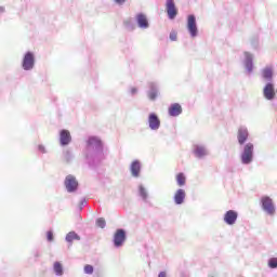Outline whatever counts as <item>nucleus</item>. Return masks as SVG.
Here are the masks:
<instances>
[{"label": "nucleus", "instance_id": "obj_6", "mask_svg": "<svg viewBox=\"0 0 277 277\" xmlns=\"http://www.w3.org/2000/svg\"><path fill=\"white\" fill-rule=\"evenodd\" d=\"M35 66H36V55L31 51L26 52L22 60L23 70H26V71L34 70Z\"/></svg>", "mask_w": 277, "mask_h": 277}, {"label": "nucleus", "instance_id": "obj_31", "mask_svg": "<svg viewBox=\"0 0 277 277\" xmlns=\"http://www.w3.org/2000/svg\"><path fill=\"white\" fill-rule=\"evenodd\" d=\"M169 38L171 42H176V38H177L176 32L174 31L170 32Z\"/></svg>", "mask_w": 277, "mask_h": 277}, {"label": "nucleus", "instance_id": "obj_21", "mask_svg": "<svg viewBox=\"0 0 277 277\" xmlns=\"http://www.w3.org/2000/svg\"><path fill=\"white\" fill-rule=\"evenodd\" d=\"M53 272L55 276H64V266L62 265L61 262H54Z\"/></svg>", "mask_w": 277, "mask_h": 277}, {"label": "nucleus", "instance_id": "obj_26", "mask_svg": "<svg viewBox=\"0 0 277 277\" xmlns=\"http://www.w3.org/2000/svg\"><path fill=\"white\" fill-rule=\"evenodd\" d=\"M268 267L269 269H277V258L268 259Z\"/></svg>", "mask_w": 277, "mask_h": 277}, {"label": "nucleus", "instance_id": "obj_11", "mask_svg": "<svg viewBox=\"0 0 277 277\" xmlns=\"http://www.w3.org/2000/svg\"><path fill=\"white\" fill-rule=\"evenodd\" d=\"M193 155L196 159H205V157H209V148H207V145L195 144L193 146Z\"/></svg>", "mask_w": 277, "mask_h": 277}, {"label": "nucleus", "instance_id": "obj_34", "mask_svg": "<svg viewBox=\"0 0 277 277\" xmlns=\"http://www.w3.org/2000/svg\"><path fill=\"white\" fill-rule=\"evenodd\" d=\"M38 150H39V153H42L43 155H45V153H47V148L44 147V145H39Z\"/></svg>", "mask_w": 277, "mask_h": 277}, {"label": "nucleus", "instance_id": "obj_2", "mask_svg": "<svg viewBox=\"0 0 277 277\" xmlns=\"http://www.w3.org/2000/svg\"><path fill=\"white\" fill-rule=\"evenodd\" d=\"M250 137V132L246 126H240L237 132V140L239 146H243L240 153V163L242 166H250L254 161V144L247 143Z\"/></svg>", "mask_w": 277, "mask_h": 277}, {"label": "nucleus", "instance_id": "obj_7", "mask_svg": "<svg viewBox=\"0 0 277 277\" xmlns=\"http://www.w3.org/2000/svg\"><path fill=\"white\" fill-rule=\"evenodd\" d=\"M127 241V230L124 228L116 229L113 236V245L115 248H122Z\"/></svg>", "mask_w": 277, "mask_h": 277}, {"label": "nucleus", "instance_id": "obj_22", "mask_svg": "<svg viewBox=\"0 0 277 277\" xmlns=\"http://www.w3.org/2000/svg\"><path fill=\"white\" fill-rule=\"evenodd\" d=\"M138 196L142 198L143 202H148V190H146L144 185L138 186Z\"/></svg>", "mask_w": 277, "mask_h": 277}, {"label": "nucleus", "instance_id": "obj_37", "mask_svg": "<svg viewBox=\"0 0 277 277\" xmlns=\"http://www.w3.org/2000/svg\"><path fill=\"white\" fill-rule=\"evenodd\" d=\"M0 12H5V8H3V6H0Z\"/></svg>", "mask_w": 277, "mask_h": 277}, {"label": "nucleus", "instance_id": "obj_15", "mask_svg": "<svg viewBox=\"0 0 277 277\" xmlns=\"http://www.w3.org/2000/svg\"><path fill=\"white\" fill-rule=\"evenodd\" d=\"M130 172L134 179H140V174L142 173V162L140 160H134L130 164Z\"/></svg>", "mask_w": 277, "mask_h": 277}, {"label": "nucleus", "instance_id": "obj_5", "mask_svg": "<svg viewBox=\"0 0 277 277\" xmlns=\"http://www.w3.org/2000/svg\"><path fill=\"white\" fill-rule=\"evenodd\" d=\"M64 186L68 194H75L79 189V181L75 175L68 174L64 180Z\"/></svg>", "mask_w": 277, "mask_h": 277}, {"label": "nucleus", "instance_id": "obj_14", "mask_svg": "<svg viewBox=\"0 0 277 277\" xmlns=\"http://www.w3.org/2000/svg\"><path fill=\"white\" fill-rule=\"evenodd\" d=\"M239 217V213L235 210H228L224 214V222L227 224V226H234V224H237V219Z\"/></svg>", "mask_w": 277, "mask_h": 277}, {"label": "nucleus", "instance_id": "obj_36", "mask_svg": "<svg viewBox=\"0 0 277 277\" xmlns=\"http://www.w3.org/2000/svg\"><path fill=\"white\" fill-rule=\"evenodd\" d=\"M158 277H168L167 273L166 272H160L158 274Z\"/></svg>", "mask_w": 277, "mask_h": 277}, {"label": "nucleus", "instance_id": "obj_3", "mask_svg": "<svg viewBox=\"0 0 277 277\" xmlns=\"http://www.w3.org/2000/svg\"><path fill=\"white\" fill-rule=\"evenodd\" d=\"M260 76L262 81H265V84L262 89L263 98L265 101H275L276 100V84L274 83V67L266 66L260 70Z\"/></svg>", "mask_w": 277, "mask_h": 277}, {"label": "nucleus", "instance_id": "obj_8", "mask_svg": "<svg viewBox=\"0 0 277 277\" xmlns=\"http://www.w3.org/2000/svg\"><path fill=\"white\" fill-rule=\"evenodd\" d=\"M187 31L190 36V38H197L198 37V23L196 22V15L190 14L187 16Z\"/></svg>", "mask_w": 277, "mask_h": 277}, {"label": "nucleus", "instance_id": "obj_4", "mask_svg": "<svg viewBox=\"0 0 277 277\" xmlns=\"http://www.w3.org/2000/svg\"><path fill=\"white\" fill-rule=\"evenodd\" d=\"M260 207L266 215L271 217L276 215V205L274 203V199L269 196H262L260 199Z\"/></svg>", "mask_w": 277, "mask_h": 277}, {"label": "nucleus", "instance_id": "obj_35", "mask_svg": "<svg viewBox=\"0 0 277 277\" xmlns=\"http://www.w3.org/2000/svg\"><path fill=\"white\" fill-rule=\"evenodd\" d=\"M32 256H34V259H40V251L35 250V251L32 252Z\"/></svg>", "mask_w": 277, "mask_h": 277}, {"label": "nucleus", "instance_id": "obj_20", "mask_svg": "<svg viewBox=\"0 0 277 277\" xmlns=\"http://www.w3.org/2000/svg\"><path fill=\"white\" fill-rule=\"evenodd\" d=\"M65 241L68 243V246H72V242L81 241V236H79L77 232L71 230L65 236Z\"/></svg>", "mask_w": 277, "mask_h": 277}, {"label": "nucleus", "instance_id": "obj_9", "mask_svg": "<svg viewBox=\"0 0 277 277\" xmlns=\"http://www.w3.org/2000/svg\"><path fill=\"white\" fill-rule=\"evenodd\" d=\"M245 58L242 64L245 66L246 71L248 75H252L254 72V54L250 52H243Z\"/></svg>", "mask_w": 277, "mask_h": 277}, {"label": "nucleus", "instance_id": "obj_18", "mask_svg": "<svg viewBox=\"0 0 277 277\" xmlns=\"http://www.w3.org/2000/svg\"><path fill=\"white\" fill-rule=\"evenodd\" d=\"M147 96L149 101H157L159 96V85L155 82L149 83V90L147 91Z\"/></svg>", "mask_w": 277, "mask_h": 277}, {"label": "nucleus", "instance_id": "obj_27", "mask_svg": "<svg viewBox=\"0 0 277 277\" xmlns=\"http://www.w3.org/2000/svg\"><path fill=\"white\" fill-rule=\"evenodd\" d=\"M123 25L127 29H129L130 31H133V29H135V25L133 24V22L131 19H127L123 22Z\"/></svg>", "mask_w": 277, "mask_h": 277}, {"label": "nucleus", "instance_id": "obj_16", "mask_svg": "<svg viewBox=\"0 0 277 277\" xmlns=\"http://www.w3.org/2000/svg\"><path fill=\"white\" fill-rule=\"evenodd\" d=\"M168 114L171 116V118H177V116L183 114V106H181L179 103H173L169 106Z\"/></svg>", "mask_w": 277, "mask_h": 277}, {"label": "nucleus", "instance_id": "obj_28", "mask_svg": "<svg viewBox=\"0 0 277 277\" xmlns=\"http://www.w3.org/2000/svg\"><path fill=\"white\" fill-rule=\"evenodd\" d=\"M84 274H88V275L94 274V266L90 264L84 265Z\"/></svg>", "mask_w": 277, "mask_h": 277}, {"label": "nucleus", "instance_id": "obj_25", "mask_svg": "<svg viewBox=\"0 0 277 277\" xmlns=\"http://www.w3.org/2000/svg\"><path fill=\"white\" fill-rule=\"evenodd\" d=\"M95 225L97 228H105L107 226V221H105V217H98L95 221Z\"/></svg>", "mask_w": 277, "mask_h": 277}, {"label": "nucleus", "instance_id": "obj_33", "mask_svg": "<svg viewBox=\"0 0 277 277\" xmlns=\"http://www.w3.org/2000/svg\"><path fill=\"white\" fill-rule=\"evenodd\" d=\"M114 3H116V5H124L127 0H114Z\"/></svg>", "mask_w": 277, "mask_h": 277}, {"label": "nucleus", "instance_id": "obj_23", "mask_svg": "<svg viewBox=\"0 0 277 277\" xmlns=\"http://www.w3.org/2000/svg\"><path fill=\"white\" fill-rule=\"evenodd\" d=\"M63 157L66 163H71L72 159H75V155L72 154V150L68 148L63 151Z\"/></svg>", "mask_w": 277, "mask_h": 277}, {"label": "nucleus", "instance_id": "obj_29", "mask_svg": "<svg viewBox=\"0 0 277 277\" xmlns=\"http://www.w3.org/2000/svg\"><path fill=\"white\" fill-rule=\"evenodd\" d=\"M85 205H88V200H85V198H82L78 206V211H83V207H85Z\"/></svg>", "mask_w": 277, "mask_h": 277}, {"label": "nucleus", "instance_id": "obj_12", "mask_svg": "<svg viewBox=\"0 0 277 277\" xmlns=\"http://www.w3.org/2000/svg\"><path fill=\"white\" fill-rule=\"evenodd\" d=\"M134 19L138 29H148L150 27V22L148 21V16L144 13H137Z\"/></svg>", "mask_w": 277, "mask_h": 277}, {"label": "nucleus", "instance_id": "obj_30", "mask_svg": "<svg viewBox=\"0 0 277 277\" xmlns=\"http://www.w3.org/2000/svg\"><path fill=\"white\" fill-rule=\"evenodd\" d=\"M53 239H54L53 230H48L47 232V240L51 242V241H53Z\"/></svg>", "mask_w": 277, "mask_h": 277}, {"label": "nucleus", "instance_id": "obj_24", "mask_svg": "<svg viewBox=\"0 0 277 277\" xmlns=\"http://www.w3.org/2000/svg\"><path fill=\"white\" fill-rule=\"evenodd\" d=\"M187 179L185 177V173L181 172L176 175V183L180 187H183L185 185Z\"/></svg>", "mask_w": 277, "mask_h": 277}, {"label": "nucleus", "instance_id": "obj_1", "mask_svg": "<svg viewBox=\"0 0 277 277\" xmlns=\"http://www.w3.org/2000/svg\"><path fill=\"white\" fill-rule=\"evenodd\" d=\"M84 156L90 170H96L105 159V146L98 136H89Z\"/></svg>", "mask_w": 277, "mask_h": 277}, {"label": "nucleus", "instance_id": "obj_10", "mask_svg": "<svg viewBox=\"0 0 277 277\" xmlns=\"http://www.w3.org/2000/svg\"><path fill=\"white\" fill-rule=\"evenodd\" d=\"M147 124L150 131H159L161 129V119L157 113H150L147 118Z\"/></svg>", "mask_w": 277, "mask_h": 277}, {"label": "nucleus", "instance_id": "obj_17", "mask_svg": "<svg viewBox=\"0 0 277 277\" xmlns=\"http://www.w3.org/2000/svg\"><path fill=\"white\" fill-rule=\"evenodd\" d=\"M72 142V136L70 135V131L61 130L60 131V144L61 146H68Z\"/></svg>", "mask_w": 277, "mask_h": 277}, {"label": "nucleus", "instance_id": "obj_32", "mask_svg": "<svg viewBox=\"0 0 277 277\" xmlns=\"http://www.w3.org/2000/svg\"><path fill=\"white\" fill-rule=\"evenodd\" d=\"M130 95L131 96H135V94H137V88H135V87H132V88H130Z\"/></svg>", "mask_w": 277, "mask_h": 277}, {"label": "nucleus", "instance_id": "obj_13", "mask_svg": "<svg viewBox=\"0 0 277 277\" xmlns=\"http://www.w3.org/2000/svg\"><path fill=\"white\" fill-rule=\"evenodd\" d=\"M167 14H168V18L170 21H174V18H176V16L179 15V9H176V4L174 3V0H167Z\"/></svg>", "mask_w": 277, "mask_h": 277}, {"label": "nucleus", "instance_id": "obj_19", "mask_svg": "<svg viewBox=\"0 0 277 277\" xmlns=\"http://www.w3.org/2000/svg\"><path fill=\"white\" fill-rule=\"evenodd\" d=\"M185 197H186L185 189L179 188L173 196L174 205H183L185 202Z\"/></svg>", "mask_w": 277, "mask_h": 277}]
</instances>
